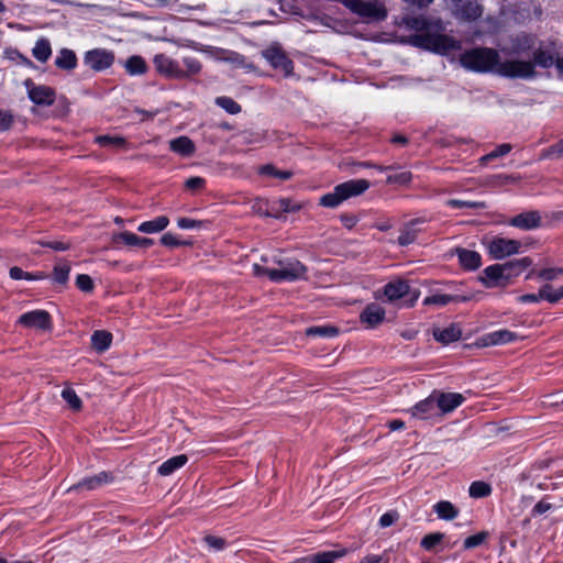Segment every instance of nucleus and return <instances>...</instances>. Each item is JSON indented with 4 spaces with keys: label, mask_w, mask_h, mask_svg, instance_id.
I'll list each match as a JSON object with an SVG mask.
<instances>
[{
    "label": "nucleus",
    "mask_w": 563,
    "mask_h": 563,
    "mask_svg": "<svg viewBox=\"0 0 563 563\" xmlns=\"http://www.w3.org/2000/svg\"><path fill=\"white\" fill-rule=\"evenodd\" d=\"M278 207L275 209L276 211L282 212H295L300 209V205L291 201L290 199H279L276 203Z\"/></svg>",
    "instance_id": "obj_58"
},
{
    "label": "nucleus",
    "mask_w": 563,
    "mask_h": 563,
    "mask_svg": "<svg viewBox=\"0 0 563 563\" xmlns=\"http://www.w3.org/2000/svg\"><path fill=\"white\" fill-rule=\"evenodd\" d=\"M446 205L452 208H471V209H483L486 207L483 201H471V200H461V199H450L446 201Z\"/></svg>",
    "instance_id": "obj_47"
},
{
    "label": "nucleus",
    "mask_w": 563,
    "mask_h": 563,
    "mask_svg": "<svg viewBox=\"0 0 563 563\" xmlns=\"http://www.w3.org/2000/svg\"><path fill=\"white\" fill-rule=\"evenodd\" d=\"M76 286L85 292H89L93 289V280L89 275L79 274L76 278Z\"/></svg>",
    "instance_id": "obj_57"
},
{
    "label": "nucleus",
    "mask_w": 563,
    "mask_h": 563,
    "mask_svg": "<svg viewBox=\"0 0 563 563\" xmlns=\"http://www.w3.org/2000/svg\"><path fill=\"white\" fill-rule=\"evenodd\" d=\"M452 14L460 21H474L482 15L478 0H446Z\"/></svg>",
    "instance_id": "obj_7"
},
{
    "label": "nucleus",
    "mask_w": 563,
    "mask_h": 563,
    "mask_svg": "<svg viewBox=\"0 0 563 563\" xmlns=\"http://www.w3.org/2000/svg\"><path fill=\"white\" fill-rule=\"evenodd\" d=\"M115 56L111 51L104 48H93L85 53L84 63L95 71H102L110 68L114 63Z\"/></svg>",
    "instance_id": "obj_11"
},
{
    "label": "nucleus",
    "mask_w": 563,
    "mask_h": 563,
    "mask_svg": "<svg viewBox=\"0 0 563 563\" xmlns=\"http://www.w3.org/2000/svg\"><path fill=\"white\" fill-rule=\"evenodd\" d=\"M421 222H423V220L415 219L405 224V227L400 231V235L398 236L399 245L407 246L415 242L417 234H418V230H416L413 227L417 223H421Z\"/></svg>",
    "instance_id": "obj_30"
},
{
    "label": "nucleus",
    "mask_w": 563,
    "mask_h": 563,
    "mask_svg": "<svg viewBox=\"0 0 563 563\" xmlns=\"http://www.w3.org/2000/svg\"><path fill=\"white\" fill-rule=\"evenodd\" d=\"M384 294L390 302L410 296L408 300L409 307H412L419 297V290L411 289L406 280H395L386 284Z\"/></svg>",
    "instance_id": "obj_9"
},
{
    "label": "nucleus",
    "mask_w": 563,
    "mask_h": 563,
    "mask_svg": "<svg viewBox=\"0 0 563 563\" xmlns=\"http://www.w3.org/2000/svg\"><path fill=\"white\" fill-rule=\"evenodd\" d=\"M216 104L225 110L230 114H238L241 112V106L230 97H218Z\"/></svg>",
    "instance_id": "obj_41"
},
{
    "label": "nucleus",
    "mask_w": 563,
    "mask_h": 563,
    "mask_svg": "<svg viewBox=\"0 0 563 563\" xmlns=\"http://www.w3.org/2000/svg\"><path fill=\"white\" fill-rule=\"evenodd\" d=\"M260 174L265 175V176L275 177V178H280L283 180H287V179L291 178V176H292V173L290 170H278L272 164L263 165L260 168Z\"/></svg>",
    "instance_id": "obj_43"
},
{
    "label": "nucleus",
    "mask_w": 563,
    "mask_h": 563,
    "mask_svg": "<svg viewBox=\"0 0 563 563\" xmlns=\"http://www.w3.org/2000/svg\"><path fill=\"white\" fill-rule=\"evenodd\" d=\"M444 538V534L441 533V532H434V533H429L427 536H424L420 542V545L424 549V550H432L437 544H439Z\"/></svg>",
    "instance_id": "obj_49"
},
{
    "label": "nucleus",
    "mask_w": 563,
    "mask_h": 563,
    "mask_svg": "<svg viewBox=\"0 0 563 563\" xmlns=\"http://www.w3.org/2000/svg\"><path fill=\"white\" fill-rule=\"evenodd\" d=\"M509 224L521 230H532L541 225V216L538 211H529L514 217Z\"/></svg>",
    "instance_id": "obj_18"
},
{
    "label": "nucleus",
    "mask_w": 563,
    "mask_h": 563,
    "mask_svg": "<svg viewBox=\"0 0 563 563\" xmlns=\"http://www.w3.org/2000/svg\"><path fill=\"white\" fill-rule=\"evenodd\" d=\"M507 78L529 79L536 76L534 65L530 60H501L499 58L496 73Z\"/></svg>",
    "instance_id": "obj_5"
},
{
    "label": "nucleus",
    "mask_w": 563,
    "mask_h": 563,
    "mask_svg": "<svg viewBox=\"0 0 563 563\" xmlns=\"http://www.w3.org/2000/svg\"><path fill=\"white\" fill-rule=\"evenodd\" d=\"M96 142L101 146H115L122 147L126 144L124 137L121 136H110V135H100L96 139Z\"/></svg>",
    "instance_id": "obj_48"
},
{
    "label": "nucleus",
    "mask_w": 563,
    "mask_h": 563,
    "mask_svg": "<svg viewBox=\"0 0 563 563\" xmlns=\"http://www.w3.org/2000/svg\"><path fill=\"white\" fill-rule=\"evenodd\" d=\"M478 279L486 288H494L506 286L509 283V274L506 272L505 264H494L486 267Z\"/></svg>",
    "instance_id": "obj_13"
},
{
    "label": "nucleus",
    "mask_w": 563,
    "mask_h": 563,
    "mask_svg": "<svg viewBox=\"0 0 563 563\" xmlns=\"http://www.w3.org/2000/svg\"><path fill=\"white\" fill-rule=\"evenodd\" d=\"M278 265V268L271 272L272 282H294L306 276L307 267L297 260L279 261Z\"/></svg>",
    "instance_id": "obj_6"
},
{
    "label": "nucleus",
    "mask_w": 563,
    "mask_h": 563,
    "mask_svg": "<svg viewBox=\"0 0 563 563\" xmlns=\"http://www.w3.org/2000/svg\"><path fill=\"white\" fill-rule=\"evenodd\" d=\"M308 336L333 338L339 334V329L334 325H314L306 330Z\"/></svg>",
    "instance_id": "obj_37"
},
{
    "label": "nucleus",
    "mask_w": 563,
    "mask_h": 563,
    "mask_svg": "<svg viewBox=\"0 0 563 563\" xmlns=\"http://www.w3.org/2000/svg\"><path fill=\"white\" fill-rule=\"evenodd\" d=\"M33 56L41 63H45L52 55L51 43L46 38H40L32 49Z\"/></svg>",
    "instance_id": "obj_36"
},
{
    "label": "nucleus",
    "mask_w": 563,
    "mask_h": 563,
    "mask_svg": "<svg viewBox=\"0 0 563 563\" xmlns=\"http://www.w3.org/2000/svg\"><path fill=\"white\" fill-rule=\"evenodd\" d=\"M361 322L368 328H375L385 319V309L378 303H369L360 316Z\"/></svg>",
    "instance_id": "obj_19"
},
{
    "label": "nucleus",
    "mask_w": 563,
    "mask_h": 563,
    "mask_svg": "<svg viewBox=\"0 0 563 563\" xmlns=\"http://www.w3.org/2000/svg\"><path fill=\"white\" fill-rule=\"evenodd\" d=\"M465 400L464 396L459 393H442L438 390V408L442 413L453 411Z\"/></svg>",
    "instance_id": "obj_20"
},
{
    "label": "nucleus",
    "mask_w": 563,
    "mask_h": 563,
    "mask_svg": "<svg viewBox=\"0 0 563 563\" xmlns=\"http://www.w3.org/2000/svg\"><path fill=\"white\" fill-rule=\"evenodd\" d=\"M161 243L164 245V246H167V247H176V246H180V245H187L189 244L188 242H183L180 240H178L175 235H173L172 233H165L162 238H161Z\"/></svg>",
    "instance_id": "obj_59"
},
{
    "label": "nucleus",
    "mask_w": 563,
    "mask_h": 563,
    "mask_svg": "<svg viewBox=\"0 0 563 563\" xmlns=\"http://www.w3.org/2000/svg\"><path fill=\"white\" fill-rule=\"evenodd\" d=\"M454 253L457 255L459 262L464 269L475 271L482 265V257L476 251L456 247Z\"/></svg>",
    "instance_id": "obj_21"
},
{
    "label": "nucleus",
    "mask_w": 563,
    "mask_h": 563,
    "mask_svg": "<svg viewBox=\"0 0 563 563\" xmlns=\"http://www.w3.org/2000/svg\"><path fill=\"white\" fill-rule=\"evenodd\" d=\"M19 323L27 328L40 330H49L52 328L51 316L45 310H33L23 313L19 318Z\"/></svg>",
    "instance_id": "obj_15"
},
{
    "label": "nucleus",
    "mask_w": 563,
    "mask_h": 563,
    "mask_svg": "<svg viewBox=\"0 0 563 563\" xmlns=\"http://www.w3.org/2000/svg\"><path fill=\"white\" fill-rule=\"evenodd\" d=\"M462 336V330L455 323L450 324L444 329L435 328L433 330V338L435 341L442 344H449L460 340Z\"/></svg>",
    "instance_id": "obj_23"
},
{
    "label": "nucleus",
    "mask_w": 563,
    "mask_h": 563,
    "mask_svg": "<svg viewBox=\"0 0 563 563\" xmlns=\"http://www.w3.org/2000/svg\"><path fill=\"white\" fill-rule=\"evenodd\" d=\"M521 243L517 240L496 236L488 243V253L494 260H504L507 256L518 254Z\"/></svg>",
    "instance_id": "obj_10"
},
{
    "label": "nucleus",
    "mask_w": 563,
    "mask_h": 563,
    "mask_svg": "<svg viewBox=\"0 0 563 563\" xmlns=\"http://www.w3.org/2000/svg\"><path fill=\"white\" fill-rule=\"evenodd\" d=\"M113 481V475L109 472H100L97 475L86 477L77 484L69 487L68 492L77 489L93 490Z\"/></svg>",
    "instance_id": "obj_17"
},
{
    "label": "nucleus",
    "mask_w": 563,
    "mask_h": 563,
    "mask_svg": "<svg viewBox=\"0 0 563 563\" xmlns=\"http://www.w3.org/2000/svg\"><path fill=\"white\" fill-rule=\"evenodd\" d=\"M203 542L214 551H222L227 547L225 539L217 536L208 534L203 538Z\"/></svg>",
    "instance_id": "obj_52"
},
{
    "label": "nucleus",
    "mask_w": 563,
    "mask_h": 563,
    "mask_svg": "<svg viewBox=\"0 0 563 563\" xmlns=\"http://www.w3.org/2000/svg\"><path fill=\"white\" fill-rule=\"evenodd\" d=\"M518 339V334L509 330H498L486 335V344L498 345L512 342Z\"/></svg>",
    "instance_id": "obj_31"
},
{
    "label": "nucleus",
    "mask_w": 563,
    "mask_h": 563,
    "mask_svg": "<svg viewBox=\"0 0 563 563\" xmlns=\"http://www.w3.org/2000/svg\"><path fill=\"white\" fill-rule=\"evenodd\" d=\"M70 266L67 262L55 265L53 272V279L55 283L65 285L68 280Z\"/></svg>",
    "instance_id": "obj_42"
},
{
    "label": "nucleus",
    "mask_w": 563,
    "mask_h": 563,
    "mask_svg": "<svg viewBox=\"0 0 563 563\" xmlns=\"http://www.w3.org/2000/svg\"><path fill=\"white\" fill-rule=\"evenodd\" d=\"M221 60L228 62L235 67H247L245 63V57L236 52L231 51H222Z\"/></svg>",
    "instance_id": "obj_46"
},
{
    "label": "nucleus",
    "mask_w": 563,
    "mask_h": 563,
    "mask_svg": "<svg viewBox=\"0 0 563 563\" xmlns=\"http://www.w3.org/2000/svg\"><path fill=\"white\" fill-rule=\"evenodd\" d=\"M411 29L420 32L410 36V44L416 47L432 51L438 54H448L461 48V43L438 30L431 27V24L424 18H413L409 22Z\"/></svg>",
    "instance_id": "obj_1"
},
{
    "label": "nucleus",
    "mask_w": 563,
    "mask_h": 563,
    "mask_svg": "<svg viewBox=\"0 0 563 563\" xmlns=\"http://www.w3.org/2000/svg\"><path fill=\"white\" fill-rule=\"evenodd\" d=\"M399 518V515L397 511H389L384 514L379 519V526L382 528H387L391 526L395 521H397Z\"/></svg>",
    "instance_id": "obj_63"
},
{
    "label": "nucleus",
    "mask_w": 563,
    "mask_h": 563,
    "mask_svg": "<svg viewBox=\"0 0 563 563\" xmlns=\"http://www.w3.org/2000/svg\"><path fill=\"white\" fill-rule=\"evenodd\" d=\"M468 493L473 498H484L490 495L492 487L485 482L476 481L471 484Z\"/></svg>",
    "instance_id": "obj_39"
},
{
    "label": "nucleus",
    "mask_w": 563,
    "mask_h": 563,
    "mask_svg": "<svg viewBox=\"0 0 563 563\" xmlns=\"http://www.w3.org/2000/svg\"><path fill=\"white\" fill-rule=\"evenodd\" d=\"M168 224L169 219L166 216H159L153 220L141 223L137 231L147 234L157 233L166 229Z\"/></svg>",
    "instance_id": "obj_27"
},
{
    "label": "nucleus",
    "mask_w": 563,
    "mask_h": 563,
    "mask_svg": "<svg viewBox=\"0 0 563 563\" xmlns=\"http://www.w3.org/2000/svg\"><path fill=\"white\" fill-rule=\"evenodd\" d=\"M55 65L64 70H73L77 66L75 52L68 48H62L55 59Z\"/></svg>",
    "instance_id": "obj_29"
},
{
    "label": "nucleus",
    "mask_w": 563,
    "mask_h": 563,
    "mask_svg": "<svg viewBox=\"0 0 563 563\" xmlns=\"http://www.w3.org/2000/svg\"><path fill=\"white\" fill-rule=\"evenodd\" d=\"M438 408V390H434L429 397L416 404L411 409L412 417L428 419L435 415Z\"/></svg>",
    "instance_id": "obj_16"
},
{
    "label": "nucleus",
    "mask_w": 563,
    "mask_h": 563,
    "mask_svg": "<svg viewBox=\"0 0 563 563\" xmlns=\"http://www.w3.org/2000/svg\"><path fill=\"white\" fill-rule=\"evenodd\" d=\"M346 549L323 551L311 555V563H334L335 560L345 556Z\"/></svg>",
    "instance_id": "obj_34"
},
{
    "label": "nucleus",
    "mask_w": 563,
    "mask_h": 563,
    "mask_svg": "<svg viewBox=\"0 0 563 563\" xmlns=\"http://www.w3.org/2000/svg\"><path fill=\"white\" fill-rule=\"evenodd\" d=\"M169 148L184 157L194 155L196 151L194 142L188 136H178L170 140Z\"/></svg>",
    "instance_id": "obj_25"
},
{
    "label": "nucleus",
    "mask_w": 563,
    "mask_h": 563,
    "mask_svg": "<svg viewBox=\"0 0 563 563\" xmlns=\"http://www.w3.org/2000/svg\"><path fill=\"white\" fill-rule=\"evenodd\" d=\"M560 275H563V268H559V267L544 268L537 273L538 278L548 280V282L556 279Z\"/></svg>",
    "instance_id": "obj_56"
},
{
    "label": "nucleus",
    "mask_w": 563,
    "mask_h": 563,
    "mask_svg": "<svg viewBox=\"0 0 563 563\" xmlns=\"http://www.w3.org/2000/svg\"><path fill=\"white\" fill-rule=\"evenodd\" d=\"M487 538H488V532L487 531L478 532V533H476L474 536H471V537L466 538L464 540L463 547H464L465 550L479 547L481 544H483L486 541Z\"/></svg>",
    "instance_id": "obj_50"
},
{
    "label": "nucleus",
    "mask_w": 563,
    "mask_h": 563,
    "mask_svg": "<svg viewBox=\"0 0 563 563\" xmlns=\"http://www.w3.org/2000/svg\"><path fill=\"white\" fill-rule=\"evenodd\" d=\"M183 63L186 66V70H184V73H186V78L191 75H196L201 70L200 62L194 57H185Z\"/></svg>",
    "instance_id": "obj_54"
},
{
    "label": "nucleus",
    "mask_w": 563,
    "mask_h": 563,
    "mask_svg": "<svg viewBox=\"0 0 563 563\" xmlns=\"http://www.w3.org/2000/svg\"><path fill=\"white\" fill-rule=\"evenodd\" d=\"M341 3L354 14L368 21H384L387 10L380 0H341Z\"/></svg>",
    "instance_id": "obj_4"
},
{
    "label": "nucleus",
    "mask_w": 563,
    "mask_h": 563,
    "mask_svg": "<svg viewBox=\"0 0 563 563\" xmlns=\"http://www.w3.org/2000/svg\"><path fill=\"white\" fill-rule=\"evenodd\" d=\"M369 188V181L366 179H351L339 184L333 191L323 195L320 198V205L327 208H335L349 198L362 195Z\"/></svg>",
    "instance_id": "obj_3"
},
{
    "label": "nucleus",
    "mask_w": 563,
    "mask_h": 563,
    "mask_svg": "<svg viewBox=\"0 0 563 563\" xmlns=\"http://www.w3.org/2000/svg\"><path fill=\"white\" fill-rule=\"evenodd\" d=\"M124 68L131 76L143 75L147 71L144 58L139 55L130 56L124 63Z\"/></svg>",
    "instance_id": "obj_32"
},
{
    "label": "nucleus",
    "mask_w": 563,
    "mask_h": 563,
    "mask_svg": "<svg viewBox=\"0 0 563 563\" xmlns=\"http://www.w3.org/2000/svg\"><path fill=\"white\" fill-rule=\"evenodd\" d=\"M37 243L54 251H66L70 247L69 243L63 241H38Z\"/></svg>",
    "instance_id": "obj_61"
},
{
    "label": "nucleus",
    "mask_w": 563,
    "mask_h": 563,
    "mask_svg": "<svg viewBox=\"0 0 563 563\" xmlns=\"http://www.w3.org/2000/svg\"><path fill=\"white\" fill-rule=\"evenodd\" d=\"M177 224L180 229H200L203 227V222L189 218H179Z\"/></svg>",
    "instance_id": "obj_62"
},
{
    "label": "nucleus",
    "mask_w": 563,
    "mask_h": 563,
    "mask_svg": "<svg viewBox=\"0 0 563 563\" xmlns=\"http://www.w3.org/2000/svg\"><path fill=\"white\" fill-rule=\"evenodd\" d=\"M512 146L508 143L498 145L494 151L481 157L479 162L486 164L495 158L507 155L511 151Z\"/></svg>",
    "instance_id": "obj_44"
},
{
    "label": "nucleus",
    "mask_w": 563,
    "mask_h": 563,
    "mask_svg": "<svg viewBox=\"0 0 563 563\" xmlns=\"http://www.w3.org/2000/svg\"><path fill=\"white\" fill-rule=\"evenodd\" d=\"M555 62L554 60V57L552 54H550L549 52L547 51H543V49H537L534 53H533V62L532 64L536 66H540V67H543V68H549L551 67L552 65H555Z\"/></svg>",
    "instance_id": "obj_40"
},
{
    "label": "nucleus",
    "mask_w": 563,
    "mask_h": 563,
    "mask_svg": "<svg viewBox=\"0 0 563 563\" xmlns=\"http://www.w3.org/2000/svg\"><path fill=\"white\" fill-rule=\"evenodd\" d=\"M13 122V117L7 111L0 110V131H7L10 129Z\"/></svg>",
    "instance_id": "obj_64"
},
{
    "label": "nucleus",
    "mask_w": 563,
    "mask_h": 563,
    "mask_svg": "<svg viewBox=\"0 0 563 563\" xmlns=\"http://www.w3.org/2000/svg\"><path fill=\"white\" fill-rule=\"evenodd\" d=\"M534 45V41L530 35L521 34L517 35L512 40V48L516 53H523L531 49Z\"/></svg>",
    "instance_id": "obj_38"
},
{
    "label": "nucleus",
    "mask_w": 563,
    "mask_h": 563,
    "mask_svg": "<svg viewBox=\"0 0 563 563\" xmlns=\"http://www.w3.org/2000/svg\"><path fill=\"white\" fill-rule=\"evenodd\" d=\"M188 461L187 455L180 454L173 456L165 461L159 467H158V474L162 476H168L173 474L176 470L183 467Z\"/></svg>",
    "instance_id": "obj_28"
},
{
    "label": "nucleus",
    "mask_w": 563,
    "mask_h": 563,
    "mask_svg": "<svg viewBox=\"0 0 563 563\" xmlns=\"http://www.w3.org/2000/svg\"><path fill=\"white\" fill-rule=\"evenodd\" d=\"M112 342V334L106 330H97L91 335V346L97 353L106 352Z\"/></svg>",
    "instance_id": "obj_26"
},
{
    "label": "nucleus",
    "mask_w": 563,
    "mask_h": 563,
    "mask_svg": "<svg viewBox=\"0 0 563 563\" xmlns=\"http://www.w3.org/2000/svg\"><path fill=\"white\" fill-rule=\"evenodd\" d=\"M262 55L273 68L280 69L286 77L292 74L294 63L280 46L272 45L264 49Z\"/></svg>",
    "instance_id": "obj_8"
},
{
    "label": "nucleus",
    "mask_w": 563,
    "mask_h": 563,
    "mask_svg": "<svg viewBox=\"0 0 563 563\" xmlns=\"http://www.w3.org/2000/svg\"><path fill=\"white\" fill-rule=\"evenodd\" d=\"M27 96L37 106H52L55 102V90L48 86L35 85L31 78L24 80Z\"/></svg>",
    "instance_id": "obj_12"
},
{
    "label": "nucleus",
    "mask_w": 563,
    "mask_h": 563,
    "mask_svg": "<svg viewBox=\"0 0 563 563\" xmlns=\"http://www.w3.org/2000/svg\"><path fill=\"white\" fill-rule=\"evenodd\" d=\"M114 243H123L129 246H137L141 249H146L154 244V240L148 238H141L132 232L124 231L118 233L113 236Z\"/></svg>",
    "instance_id": "obj_22"
},
{
    "label": "nucleus",
    "mask_w": 563,
    "mask_h": 563,
    "mask_svg": "<svg viewBox=\"0 0 563 563\" xmlns=\"http://www.w3.org/2000/svg\"><path fill=\"white\" fill-rule=\"evenodd\" d=\"M499 53L494 48L476 47L460 55L461 65L476 73H496Z\"/></svg>",
    "instance_id": "obj_2"
},
{
    "label": "nucleus",
    "mask_w": 563,
    "mask_h": 563,
    "mask_svg": "<svg viewBox=\"0 0 563 563\" xmlns=\"http://www.w3.org/2000/svg\"><path fill=\"white\" fill-rule=\"evenodd\" d=\"M62 397L73 410L78 411L81 409V400L73 388L67 387L63 389Z\"/></svg>",
    "instance_id": "obj_45"
},
{
    "label": "nucleus",
    "mask_w": 563,
    "mask_h": 563,
    "mask_svg": "<svg viewBox=\"0 0 563 563\" xmlns=\"http://www.w3.org/2000/svg\"><path fill=\"white\" fill-rule=\"evenodd\" d=\"M438 517L443 520H452L457 517V508L450 501L441 500L433 506Z\"/></svg>",
    "instance_id": "obj_33"
},
{
    "label": "nucleus",
    "mask_w": 563,
    "mask_h": 563,
    "mask_svg": "<svg viewBox=\"0 0 563 563\" xmlns=\"http://www.w3.org/2000/svg\"><path fill=\"white\" fill-rule=\"evenodd\" d=\"M412 179V174L410 172H400L397 174L387 176V184H397V185H407Z\"/></svg>",
    "instance_id": "obj_53"
},
{
    "label": "nucleus",
    "mask_w": 563,
    "mask_h": 563,
    "mask_svg": "<svg viewBox=\"0 0 563 563\" xmlns=\"http://www.w3.org/2000/svg\"><path fill=\"white\" fill-rule=\"evenodd\" d=\"M561 158L563 157V140L558 142L556 144L545 148L541 153V158Z\"/></svg>",
    "instance_id": "obj_51"
},
{
    "label": "nucleus",
    "mask_w": 563,
    "mask_h": 563,
    "mask_svg": "<svg viewBox=\"0 0 563 563\" xmlns=\"http://www.w3.org/2000/svg\"><path fill=\"white\" fill-rule=\"evenodd\" d=\"M531 265L532 260L528 256L505 263L506 272L509 274V280L512 277L518 276L521 272Z\"/></svg>",
    "instance_id": "obj_35"
},
{
    "label": "nucleus",
    "mask_w": 563,
    "mask_h": 563,
    "mask_svg": "<svg viewBox=\"0 0 563 563\" xmlns=\"http://www.w3.org/2000/svg\"><path fill=\"white\" fill-rule=\"evenodd\" d=\"M205 185H206V179L202 177H198V176L190 177L185 183V187L191 191L200 190L205 187Z\"/></svg>",
    "instance_id": "obj_60"
},
{
    "label": "nucleus",
    "mask_w": 563,
    "mask_h": 563,
    "mask_svg": "<svg viewBox=\"0 0 563 563\" xmlns=\"http://www.w3.org/2000/svg\"><path fill=\"white\" fill-rule=\"evenodd\" d=\"M540 296L543 300H548L550 303H556L560 301L558 291L553 290L552 286L549 284H545L540 288Z\"/></svg>",
    "instance_id": "obj_55"
},
{
    "label": "nucleus",
    "mask_w": 563,
    "mask_h": 563,
    "mask_svg": "<svg viewBox=\"0 0 563 563\" xmlns=\"http://www.w3.org/2000/svg\"><path fill=\"white\" fill-rule=\"evenodd\" d=\"M156 70L168 78L184 79L186 73L179 67L178 63L165 54H157L153 59Z\"/></svg>",
    "instance_id": "obj_14"
},
{
    "label": "nucleus",
    "mask_w": 563,
    "mask_h": 563,
    "mask_svg": "<svg viewBox=\"0 0 563 563\" xmlns=\"http://www.w3.org/2000/svg\"><path fill=\"white\" fill-rule=\"evenodd\" d=\"M471 300V297L468 296H462V295H448V294H434L431 296H428L423 300L424 306H431L435 305L439 307H444L451 302H466Z\"/></svg>",
    "instance_id": "obj_24"
}]
</instances>
